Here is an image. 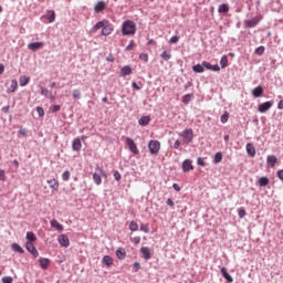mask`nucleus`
Listing matches in <instances>:
<instances>
[{"label": "nucleus", "mask_w": 283, "mask_h": 283, "mask_svg": "<svg viewBox=\"0 0 283 283\" xmlns=\"http://www.w3.org/2000/svg\"><path fill=\"white\" fill-rule=\"evenodd\" d=\"M123 36H134L136 34V22L132 20H126L122 24Z\"/></svg>", "instance_id": "1"}, {"label": "nucleus", "mask_w": 283, "mask_h": 283, "mask_svg": "<svg viewBox=\"0 0 283 283\" xmlns=\"http://www.w3.org/2000/svg\"><path fill=\"white\" fill-rule=\"evenodd\" d=\"M179 136L182 138L184 145H189V143L193 140V129H185L179 134Z\"/></svg>", "instance_id": "2"}, {"label": "nucleus", "mask_w": 283, "mask_h": 283, "mask_svg": "<svg viewBox=\"0 0 283 283\" xmlns=\"http://www.w3.org/2000/svg\"><path fill=\"white\" fill-rule=\"evenodd\" d=\"M95 171L96 172L93 174V180H94L95 185L99 186L103 182V179L101 176L106 178L107 175L105 174V170H103V168H101L98 166L95 168Z\"/></svg>", "instance_id": "3"}, {"label": "nucleus", "mask_w": 283, "mask_h": 283, "mask_svg": "<svg viewBox=\"0 0 283 283\" xmlns=\"http://www.w3.org/2000/svg\"><path fill=\"white\" fill-rule=\"evenodd\" d=\"M148 149L153 156H156V154H158V151H160V142L150 140L148 143Z\"/></svg>", "instance_id": "4"}, {"label": "nucleus", "mask_w": 283, "mask_h": 283, "mask_svg": "<svg viewBox=\"0 0 283 283\" xmlns=\"http://www.w3.org/2000/svg\"><path fill=\"white\" fill-rule=\"evenodd\" d=\"M126 145L129 151H132V154H135V156H138V154H140V151L138 150V146L136 145V142H134V139L127 137Z\"/></svg>", "instance_id": "5"}, {"label": "nucleus", "mask_w": 283, "mask_h": 283, "mask_svg": "<svg viewBox=\"0 0 283 283\" xmlns=\"http://www.w3.org/2000/svg\"><path fill=\"white\" fill-rule=\"evenodd\" d=\"M107 23H109V21H107V20H102V21H99V22H97L92 29H91V33L92 34H95L96 32H98V30H103L106 25H107Z\"/></svg>", "instance_id": "6"}, {"label": "nucleus", "mask_w": 283, "mask_h": 283, "mask_svg": "<svg viewBox=\"0 0 283 283\" xmlns=\"http://www.w3.org/2000/svg\"><path fill=\"white\" fill-rule=\"evenodd\" d=\"M27 251L33 255V258H39V250H36V247H34V243L32 242H27L25 244Z\"/></svg>", "instance_id": "7"}, {"label": "nucleus", "mask_w": 283, "mask_h": 283, "mask_svg": "<svg viewBox=\"0 0 283 283\" xmlns=\"http://www.w3.org/2000/svg\"><path fill=\"white\" fill-rule=\"evenodd\" d=\"M57 242L60 245L64 247V249H67V247H70V238H67L65 234H60L57 237Z\"/></svg>", "instance_id": "8"}, {"label": "nucleus", "mask_w": 283, "mask_h": 283, "mask_svg": "<svg viewBox=\"0 0 283 283\" xmlns=\"http://www.w3.org/2000/svg\"><path fill=\"white\" fill-rule=\"evenodd\" d=\"M271 107H273V102H264L259 105L258 111L260 114H264L265 112H269Z\"/></svg>", "instance_id": "9"}, {"label": "nucleus", "mask_w": 283, "mask_h": 283, "mask_svg": "<svg viewBox=\"0 0 283 283\" xmlns=\"http://www.w3.org/2000/svg\"><path fill=\"white\" fill-rule=\"evenodd\" d=\"M112 32H114V25L107 23L106 25H104V29H102V36H109Z\"/></svg>", "instance_id": "10"}, {"label": "nucleus", "mask_w": 283, "mask_h": 283, "mask_svg": "<svg viewBox=\"0 0 283 283\" xmlns=\"http://www.w3.org/2000/svg\"><path fill=\"white\" fill-rule=\"evenodd\" d=\"M43 45V42H31L28 44V49L32 52H36V50H41Z\"/></svg>", "instance_id": "11"}, {"label": "nucleus", "mask_w": 283, "mask_h": 283, "mask_svg": "<svg viewBox=\"0 0 283 283\" xmlns=\"http://www.w3.org/2000/svg\"><path fill=\"white\" fill-rule=\"evenodd\" d=\"M245 150L248 156H250V158H255V146H253V144L251 143L247 144Z\"/></svg>", "instance_id": "12"}, {"label": "nucleus", "mask_w": 283, "mask_h": 283, "mask_svg": "<svg viewBox=\"0 0 283 283\" xmlns=\"http://www.w3.org/2000/svg\"><path fill=\"white\" fill-rule=\"evenodd\" d=\"M140 253L143 254L144 260H151V250L149 248L143 247Z\"/></svg>", "instance_id": "13"}, {"label": "nucleus", "mask_w": 283, "mask_h": 283, "mask_svg": "<svg viewBox=\"0 0 283 283\" xmlns=\"http://www.w3.org/2000/svg\"><path fill=\"white\" fill-rule=\"evenodd\" d=\"M73 151H81L83 149V144L81 143V138H75L72 144Z\"/></svg>", "instance_id": "14"}, {"label": "nucleus", "mask_w": 283, "mask_h": 283, "mask_svg": "<svg viewBox=\"0 0 283 283\" xmlns=\"http://www.w3.org/2000/svg\"><path fill=\"white\" fill-rule=\"evenodd\" d=\"M48 185L50 186V189H52L53 191H59V180L52 178V179H49L48 181Z\"/></svg>", "instance_id": "15"}, {"label": "nucleus", "mask_w": 283, "mask_h": 283, "mask_svg": "<svg viewBox=\"0 0 283 283\" xmlns=\"http://www.w3.org/2000/svg\"><path fill=\"white\" fill-rule=\"evenodd\" d=\"M191 170H193V164H191V160L186 159L182 163V171L187 172V171H191Z\"/></svg>", "instance_id": "16"}, {"label": "nucleus", "mask_w": 283, "mask_h": 283, "mask_svg": "<svg viewBox=\"0 0 283 283\" xmlns=\"http://www.w3.org/2000/svg\"><path fill=\"white\" fill-rule=\"evenodd\" d=\"M263 94H264V88H262V86H256L252 91V96H254V98H260V96H262Z\"/></svg>", "instance_id": "17"}, {"label": "nucleus", "mask_w": 283, "mask_h": 283, "mask_svg": "<svg viewBox=\"0 0 283 283\" xmlns=\"http://www.w3.org/2000/svg\"><path fill=\"white\" fill-rule=\"evenodd\" d=\"M247 28H255L258 23H260V18H253L252 20H245L244 21Z\"/></svg>", "instance_id": "18"}, {"label": "nucleus", "mask_w": 283, "mask_h": 283, "mask_svg": "<svg viewBox=\"0 0 283 283\" xmlns=\"http://www.w3.org/2000/svg\"><path fill=\"white\" fill-rule=\"evenodd\" d=\"M51 227L52 229H56V231H63V224H61L56 219L51 220Z\"/></svg>", "instance_id": "19"}, {"label": "nucleus", "mask_w": 283, "mask_h": 283, "mask_svg": "<svg viewBox=\"0 0 283 283\" xmlns=\"http://www.w3.org/2000/svg\"><path fill=\"white\" fill-rule=\"evenodd\" d=\"M17 87H19V82H17V80H12L10 87H8L7 90L8 94H12L13 92H17Z\"/></svg>", "instance_id": "20"}, {"label": "nucleus", "mask_w": 283, "mask_h": 283, "mask_svg": "<svg viewBox=\"0 0 283 283\" xmlns=\"http://www.w3.org/2000/svg\"><path fill=\"white\" fill-rule=\"evenodd\" d=\"M266 163L270 167H275V165L277 164V157L274 155H270L268 156Z\"/></svg>", "instance_id": "21"}, {"label": "nucleus", "mask_w": 283, "mask_h": 283, "mask_svg": "<svg viewBox=\"0 0 283 283\" xmlns=\"http://www.w3.org/2000/svg\"><path fill=\"white\" fill-rule=\"evenodd\" d=\"M105 8H107V4H105L104 1H99L95 4L94 10H95V12H103V10H105Z\"/></svg>", "instance_id": "22"}, {"label": "nucleus", "mask_w": 283, "mask_h": 283, "mask_svg": "<svg viewBox=\"0 0 283 283\" xmlns=\"http://www.w3.org/2000/svg\"><path fill=\"white\" fill-rule=\"evenodd\" d=\"M221 274L223 275L224 280H227V282L229 283L233 282V277L231 276V274H229V272L227 271V268L221 269Z\"/></svg>", "instance_id": "23"}, {"label": "nucleus", "mask_w": 283, "mask_h": 283, "mask_svg": "<svg viewBox=\"0 0 283 283\" xmlns=\"http://www.w3.org/2000/svg\"><path fill=\"white\" fill-rule=\"evenodd\" d=\"M46 18L49 23H54V21H56V13L54 12V10L48 11Z\"/></svg>", "instance_id": "24"}, {"label": "nucleus", "mask_w": 283, "mask_h": 283, "mask_svg": "<svg viewBox=\"0 0 283 283\" xmlns=\"http://www.w3.org/2000/svg\"><path fill=\"white\" fill-rule=\"evenodd\" d=\"M102 262L105 266H112L114 264V259L109 255H104Z\"/></svg>", "instance_id": "25"}, {"label": "nucleus", "mask_w": 283, "mask_h": 283, "mask_svg": "<svg viewBox=\"0 0 283 283\" xmlns=\"http://www.w3.org/2000/svg\"><path fill=\"white\" fill-rule=\"evenodd\" d=\"M41 269H48L50 266V259L40 258L39 259Z\"/></svg>", "instance_id": "26"}, {"label": "nucleus", "mask_w": 283, "mask_h": 283, "mask_svg": "<svg viewBox=\"0 0 283 283\" xmlns=\"http://www.w3.org/2000/svg\"><path fill=\"white\" fill-rule=\"evenodd\" d=\"M150 120H151V117L143 116L142 118H139L138 123H139V125L145 127L146 125H149Z\"/></svg>", "instance_id": "27"}, {"label": "nucleus", "mask_w": 283, "mask_h": 283, "mask_svg": "<svg viewBox=\"0 0 283 283\" xmlns=\"http://www.w3.org/2000/svg\"><path fill=\"white\" fill-rule=\"evenodd\" d=\"M269 182H270V180L268 177H261L258 180L259 187H268Z\"/></svg>", "instance_id": "28"}, {"label": "nucleus", "mask_w": 283, "mask_h": 283, "mask_svg": "<svg viewBox=\"0 0 283 283\" xmlns=\"http://www.w3.org/2000/svg\"><path fill=\"white\" fill-rule=\"evenodd\" d=\"M11 249L12 251H15V253H25V250H23L19 243H12Z\"/></svg>", "instance_id": "29"}, {"label": "nucleus", "mask_w": 283, "mask_h": 283, "mask_svg": "<svg viewBox=\"0 0 283 283\" xmlns=\"http://www.w3.org/2000/svg\"><path fill=\"white\" fill-rule=\"evenodd\" d=\"M218 12L219 14H227V12H229V4L223 3L219 6Z\"/></svg>", "instance_id": "30"}, {"label": "nucleus", "mask_w": 283, "mask_h": 283, "mask_svg": "<svg viewBox=\"0 0 283 283\" xmlns=\"http://www.w3.org/2000/svg\"><path fill=\"white\" fill-rule=\"evenodd\" d=\"M193 72H196L197 74H202V72H205V65L201 64H197L195 66H192Z\"/></svg>", "instance_id": "31"}, {"label": "nucleus", "mask_w": 283, "mask_h": 283, "mask_svg": "<svg viewBox=\"0 0 283 283\" xmlns=\"http://www.w3.org/2000/svg\"><path fill=\"white\" fill-rule=\"evenodd\" d=\"M129 74H132V69L129 66H124L120 70V76H129Z\"/></svg>", "instance_id": "32"}, {"label": "nucleus", "mask_w": 283, "mask_h": 283, "mask_svg": "<svg viewBox=\"0 0 283 283\" xmlns=\"http://www.w3.org/2000/svg\"><path fill=\"white\" fill-rule=\"evenodd\" d=\"M27 240L33 244V242H36V234L34 232H27Z\"/></svg>", "instance_id": "33"}, {"label": "nucleus", "mask_w": 283, "mask_h": 283, "mask_svg": "<svg viewBox=\"0 0 283 283\" xmlns=\"http://www.w3.org/2000/svg\"><path fill=\"white\" fill-rule=\"evenodd\" d=\"M28 83H30V77H28V76L20 77V86L21 87H25V85H28Z\"/></svg>", "instance_id": "34"}, {"label": "nucleus", "mask_w": 283, "mask_h": 283, "mask_svg": "<svg viewBox=\"0 0 283 283\" xmlns=\"http://www.w3.org/2000/svg\"><path fill=\"white\" fill-rule=\"evenodd\" d=\"M116 255L119 260H124L125 255H127V253L125 252L124 249H117L116 250Z\"/></svg>", "instance_id": "35"}, {"label": "nucleus", "mask_w": 283, "mask_h": 283, "mask_svg": "<svg viewBox=\"0 0 283 283\" xmlns=\"http://www.w3.org/2000/svg\"><path fill=\"white\" fill-rule=\"evenodd\" d=\"M220 65L222 69L227 67V65H229V57H227V55H223L220 60Z\"/></svg>", "instance_id": "36"}, {"label": "nucleus", "mask_w": 283, "mask_h": 283, "mask_svg": "<svg viewBox=\"0 0 283 283\" xmlns=\"http://www.w3.org/2000/svg\"><path fill=\"white\" fill-rule=\"evenodd\" d=\"M160 57L164 59L165 61H169V59H171V53L168 52V51H164V52L160 54Z\"/></svg>", "instance_id": "37"}, {"label": "nucleus", "mask_w": 283, "mask_h": 283, "mask_svg": "<svg viewBox=\"0 0 283 283\" xmlns=\"http://www.w3.org/2000/svg\"><path fill=\"white\" fill-rule=\"evenodd\" d=\"M221 123H229V112H224L222 115H221V118H220Z\"/></svg>", "instance_id": "38"}, {"label": "nucleus", "mask_w": 283, "mask_h": 283, "mask_svg": "<svg viewBox=\"0 0 283 283\" xmlns=\"http://www.w3.org/2000/svg\"><path fill=\"white\" fill-rule=\"evenodd\" d=\"M129 229L132 231H138V223L136 221H132L129 224Z\"/></svg>", "instance_id": "39"}, {"label": "nucleus", "mask_w": 283, "mask_h": 283, "mask_svg": "<svg viewBox=\"0 0 283 283\" xmlns=\"http://www.w3.org/2000/svg\"><path fill=\"white\" fill-rule=\"evenodd\" d=\"M214 163H222V153H217L214 155Z\"/></svg>", "instance_id": "40"}, {"label": "nucleus", "mask_w": 283, "mask_h": 283, "mask_svg": "<svg viewBox=\"0 0 283 283\" xmlns=\"http://www.w3.org/2000/svg\"><path fill=\"white\" fill-rule=\"evenodd\" d=\"M139 59L140 61H144V63H147V61H149V55L147 53H142Z\"/></svg>", "instance_id": "41"}, {"label": "nucleus", "mask_w": 283, "mask_h": 283, "mask_svg": "<svg viewBox=\"0 0 283 283\" xmlns=\"http://www.w3.org/2000/svg\"><path fill=\"white\" fill-rule=\"evenodd\" d=\"M140 231H144V233H149V226L142 223L140 224Z\"/></svg>", "instance_id": "42"}, {"label": "nucleus", "mask_w": 283, "mask_h": 283, "mask_svg": "<svg viewBox=\"0 0 283 283\" xmlns=\"http://www.w3.org/2000/svg\"><path fill=\"white\" fill-rule=\"evenodd\" d=\"M264 46H259L258 49H255V54H259V56H262V54H264Z\"/></svg>", "instance_id": "43"}, {"label": "nucleus", "mask_w": 283, "mask_h": 283, "mask_svg": "<svg viewBox=\"0 0 283 283\" xmlns=\"http://www.w3.org/2000/svg\"><path fill=\"white\" fill-rule=\"evenodd\" d=\"M36 112H38V114H39L40 117L45 116V111H43V107L38 106V107H36Z\"/></svg>", "instance_id": "44"}, {"label": "nucleus", "mask_w": 283, "mask_h": 283, "mask_svg": "<svg viewBox=\"0 0 283 283\" xmlns=\"http://www.w3.org/2000/svg\"><path fill=\"white\" fill-rule=\"evenodd\" d=\"M18 136H28V129L27 128H20L18 132Z\"/></svg>", "instance_id": "45"}, {"label": "nucleus", "mask_w": 283, "mask_h": 283, "mask_svg": "<svg viewBox=\"0 0 283 283\" xmlns=\"http://www.w3.org/2000/svg\"><path fill=\"white\" fill-rule=\"evenodd\" d=\"M62 178L65 182H67V180H70V172L69 170L64 171L63 175H62Z\"/></svg>", "instance_id": "46"}, {"label": "nucleus", "mask_w": 283, "mask_h": 283, "mask_svg": "<svg viewBox=\"0 0 283 283\" xmlns=\"http://www.w3.org/2000/svg\"><path fill=\"white\" fill-rule=\"evenodd\" d=\"M51 112L56 113L61 111V105H53L50 107Z\"/></svg>", "instance_id": "47"}, {"label": "nucleus", "mask_w": 283, "mask_h": 283, "mask_svg": "<svg viewBox=\"0 0 283 283\" xmlns=\"http://www.w3.org/2000/svg\"><path fill=\"white\" fill-rule=\"evenodd\" d=\"M113 176H114V178H115V180H116L117 182H120L122 176H120V172H119L118 170H116Z\"/></svg>", "instance_id": "48"}, {"label": "nucleus", "mask_w": 283, "mask_h": 283, "mask_svg": "<svg viewBox=\"0 0 283 283\" xmlns=\"http://www.w3.org/2000/svg\"><path fill=\"white\" fill-rule=\"evenodd\" d=\"M189 101H191V94H187L182 97V103L187 104Z\"/></svg>", "instance_id": "49"}, {"label": "nucleus", "mask_w": 283, "mask_h": 283, "mask_svg": "<svg viewBox=\"0 0 283 283\" xmlns=\"http://www.w3.org/2000/svg\"><path fill=\"white\" fill-rule=\"evenodd\" d=\"M132 50H134V40H132V41L129 42V44L126 46V49H125L126 52H129V51H132Z\"/></svg>", "instance_id": "50"}, {"label": "nucleus", "mask_w": 283, "mask_h": 283, "mask_svg": "<svg viewBox=\"0 0 283 283\" xmlns=\"http://www.w3.org/2000/svg\"><path fill=\"white\" fill-rule=\"evenodd\" d=\"M178 41H180V36L174 35V36L169 40V43H178Z\"/></svg>", "instance_id": "51"}, {"label": "nucleus", "mask_w": 283, "mask_h": 283, "mask_svg": "<svg viewBox=\"0 0 283 283\" xmlns=\"http://www.w3.org/2000/svg\"><path fill=\"white\" fill-rule=\"evenodd\" d=\"M73 98H81V91L74 90L73 91Z\"/></svg>", "instance_id": "52"}, {"label": "nucleus", "mask_w": 283, "mask_h": 283, "mask_svg": "<svg viewBox=\"0 0 283 283\" xmlns=\"http://www.w3.org/2000/svg\"><path fill=\"white\" fill-rule=\"evenodd\" d=\"M12 277L11 276H4L2 277V283H12Z\"/></svg>", "instance_id": "53"}, {"label": "nucleus", "mask_w": 283, "mask_h": 283, "mask_svg": "<svg viewBox=\"0 0 283 283\" xmlns=\"http://www.w3.org/2000/svg\"><path fill=\"white\" fill-rule=\"evenodd\" d=\"M202 65H203V69L206 67V70H211V67H212L211 63H209L207 61H203Z\"/></svg>", "instance_id": "54"}, {"label": "nucleus", "mask_w": 283, "mask_h": 283, "mask_svg": "<svg viewBox=\"0 0 283 283\" xmlns=\"http://www.w3.org/2000/svg\"><path fill=\"white\" fill-rule=\"evenodd\" d=\"M197 165H199L200 167H205V159L203 158H201V157H199L198 159H197Z\"/></svg>", "instance_id": "55"}, {"label": "nucleus", "mask_w": 283, "mask_h": 283, "mask_svg": "<svg viewBox=\"0 0 283 283\" xmlns=\"http://www.w3.org/2000/svg\"><path fill=\"white\" fill-rule=\"evenodd\" d=\"M247 216V211L244 209H239V218H244Z\"/></svg>", "instance_id": "56"}, {"label": "nucleus", "mask_w": 283, "mask_h": 283, "mask_svg": "<svg viewBox=\"0 0 283 283\" xmlns=\"http://www.w3.org/2000/svg\"><path fill=\"white\" fill-rule=\"evenodd\" d=\"M41 94L42 96H48V94H50V91H48V88L41 87Z\"/></svg>", "instance_id": "57"}, {"label": "nucleus", "mask_w": 283, "mask_h": 283, "mask_svg": "<svg viewBox=\"0 0 283 283\" xmlns=\"http://www.w3.org/2000/svg\"><path fill=\"white\" fill-rule=\"evenodd\" d=\"M210 70L212 72H220V66L218 64L217 65H212Z\"/></svg>", "instance_id": "58"}, {"label": "nucleus", "mask_w": 283, "mask_h": 283, "mask_svg": "<svg viewBox=\"0 0 283 283\" xmlns=\"http://www.w3.org/2000/svg\"><path fill=\"white\" fill-rule=\"evenodd\" d=\"M0 180H6V170H0Z\"/></svg>", "instance_id": "59"}, {"label": "nucleus", "mask_w": 283, "mask_h": 283, "mask_svg": "<svg viewBox=\"0 0 283 283\" xmlns=\"http://www.w3.org/2000/svg\"><path fill=\"white\" fill-rule=\"evenodd\" d=\"M174 149H180V140H176L174 144Z\"/></svg>", "instance_id": "60"}, {"label": "nucleus", "mask_w": 283, "mask_h": 283, "mask_svg": "<svg viewBox=\"0 0 283 283\" xmlns=\"http://www.w3.org/2000/svg\"><path fill=\"white\" fill-rule=\"evenodd\" d=\"M166 205H168V207L175 206L174 200H171V199H167Z\"/></svg>", "instance_id": "61"}, {"label": "nucleus", "mask_w": 283, "mask_h": 283, "mask_svg": "<svg viewBox=\"0 0 283 283\" xmlns=\"http://www.w3.org/2000/svg\"><path fill=\"white\" fill-rule=\"evenodd\" d=\"M277 178L283 180V169L277 171Z\"/></svg>", "instance_id": "62"}, {"label": "nucleus", "mask_w": 283, "mask_h": 283, "mask_svg": "<svg viewBox=\"0 0 283 283\" xmlns=\"http://www.w3.org/2000/svg\"><path fill=\"white\" fill-rule=\"evenodd\" d=\"M133 266L136 271L140 270V263L138 262H135Z\"/></svg>", "instance_id": "63"}, {"label": "nucleus", "mask_w": 283, "mask_h": 283, "mask_svg": "<svg viewBox=\"0 0 283 283\" xmlns=\"http://www.w3.org/2000/svg\"><path fill=\"white\" fill-rule=\"evenodd\" d=\"M279 109H283V99H281L277 104Z\"/></svg>", "instance_id": "64"}]
</instances>
